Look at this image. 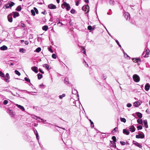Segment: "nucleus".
<instances>
[{"label": "nucleus", "instance_id": "1", "mask_svg": "<svg viewBox=\"0 0 150 150\" xmlns=\"http://www.w3.org/2000/svg\"><path fill=\"white\" fill-rule=\"evenodd\" d=\"M15 4L13 2L8 1V3L4 5L3 8L6 9L11 7L15 5Z\"/></svg>", "mask_w": 150, "mask_h": 150}, {"label": "nucleus", "instance_id": "2", "mask_svg": "<svg viewBox=\"0 0 150 150\" xmlns=\"http://www.w3.org/2000/svg\"><path fill=\"white\" fill-rule=\"evenodd\" d=\"M133 79L134 81L136 82H138L139 81L140 78L139 77L137 74H135L133 75Z\"/></svg>", "mask_w": 150, "mask_h": 150}, {"label": "nucleus", "instance_id": "3", "mask_svg": "<svg viewBox=\"0 0 150 150\" xmlns=\"http://www.w3.org/2000/svg\"><path fill=\"white\" fill-rule=\"evenodd\" d=\"M7 112L11 117H13L15 115V112L9 109H8L7 110Z\"/></svg>", "mask_w": 150, "mask_h": 150}, {"label": "nucleus", "instance_id": "4", "mask_svg": "<svg viewBox=\"0 0 150 150\" xmlns=\"http://www.w3.org/2000/svg\"><path fill=\"white\" fill-rule=\"evenodd\" d=\"M136 137L137 139H143L144 137V135L143 133H140L136 135Z\"/></svg>", "mask_w": 150, "mask_h": 150}, {"label": "nucleus", "instance_id": "5", "mask_svg": "<svg viewBox=\"0 0 150 150\" xmlns=\"http://www.w3.org/2000/svg\"><path fill=\"white\" fill-rule=\"evenodd\" d=\"M142 102L140 100L136 101L134 103V105L135 107H139L142 103Z\"/></svg>", "mask_w": 150, "mask_h": 150}, {"label": "nucleus", "instance_id": "6", "mask_svg": "<svg viewBox=\"0 0 150 150\" xmlns=\"http://www.w3.org/2000/svg\"><path fill=\"white\" fill-rule=\"evenodd\" d=\"M63 5L66 8L67 10L68 11L70 9L71 7L69 4H67L66 2H64L63 4Z\"/></svg>", "mask_w": 150, "mask_h": 150}, {"label": "nucleus", "instance_id": "7", "mask_svg": "<svg viewBox=\"0 0 150 150\" xmlns=\"http://www.w3.org/2000/svg\"><path fill=\"white\" fill-rule=\"evenodd\" d=\"M124 15L125 17L127 20H129L130 18V15L128 12H125L124 14Z\"/></svg>", "mask_w": 150, "mask_h": 150}, {"label": "nucleus", "instance_id": "8", "mask_svg": "<svg viewBox=\"0 0 150 150\" xmlns=\"http://www.w3.org/2000/svg\"><path fill=\"white\" fill-rule=\"evenodd\" d=\"M8 21L10 22H12L13 21L12 14L11 13L9 14L7 17Z\"/></svg>", "mask_w": 150, "mask_h": 150}, {"label": "nucleus", "instance_id": "9", "mask_svg": "<svg viewBox=\"0 0 150 150\" xmlns=\"http://www.w3.org/2000/svg\"><path fill=\"white\" fill-rule=\"evenodd\" d=\"M82 9L88 12L89 11V6L88 5H87L85 7L83 6L82 8Z\"/></svg>", "mask_w": 150, "mask_h": 150}, {"label": "nucleus", "instance_id": "10", "mask_svg": "<svg viewBox=\"0 0 150 150\" xmlns=\"http://www.w3.org/2000/svg\"><path fill=\"white\" fill-rule=\"evenodd\" d=\"M145 52L146 53V54L143 56L144 57H148L150 52L149 50L148 49H147Z\"/></svg>", "mask_w": 150, "mask_h": 150}, {"label": "nucleus", "instance_id": "11", "mask_svg": "<svg viewBox=\"0 0 150 150\" xmlns=\"http://www.w3.org/2000/svg\"><path fill=\"white\" fill-rule=\"evenodd\" d=\"M48 8L51 9H54L56 8V6L53 4H50L48 5Z\"/></svg>", "mask_w": 150, "mask_h": 150}, {"label": "nucleus", "instance_id": "12", "mask_svg": "<svg viewBox=\"0 0 150 150\" xmlns=\"http://www.w3.org/2000/svg\"><path fill=\"white\" fill-rule=\"evenodd\" d=\"M129 129L131 132H133L135 131L136 129L134 126L132 125L130 127Z\"/></svg>", "mask_w": 150, "mask_h": 150}, {"label": "nucleus", "instance_id": "13", "mask_svg": "<svg viewBox=\"0 0 150 150\" xmlns=\"http://www.w3.org/2000/svg\"><path fill=\"white\" fill-rule=\"evenodd\" d=\"M112 139L113 140V141H110L111 143H112V142H113V143H114V144L115 147H116V143L115 142L116 141V138L115 137V136H112Z\"/></svg>", "mask_w": 150, "mask_h": 150}, {"label": "nucleus", "instance_id": "14", "mask_svg": "<svg viewBox=\"0 0 150 150\" xmlns=\"http://www.w3.org/2000/svg\"><path fill=\"white\" fill-rule=\"evenodd\" d=\"M123 134L127 135H128L129 134V132L128 129H123Z\"/></svg>", "mask_w": 150, "mask_h": 150}, {"label": "nucleus", "instance_id": "15", "mask_svg": "<svg viewBox=\"0 0 150 150\" xmlns=\"http://www.w3.org/2000/svg\"><path fill=\"white\" fill-rule=\"evenodd\" d=\"M37 69L38 67H33L31 68V69L32 71L36 73H37L38 72Z\"/></svg>", "mask_w": 150, "mask_h": 150}, {"label": "nucleus", "instance_id": "16", "mask_svg": "<svg viewBox=\"0 0 150 150\" xmlns=\"http://www.w3.org/2000/svg\"><path fill=\"white\" fill-rule=\"evenodd\" d=\"M150 85L148 83H147L145 86V89L146 91H148L150 88Z\"/></svg>", "mask_w": 150, "mask_h": 150}, {"label": "nucleus", "instance_id": "17", "mask_svg": "<svg viewBox=\"0 0 150 150\" xmlns=\"http://www.w3.org/2000/svg\"><path fill=\"white\" fill-rule=\"evenodd\" d=\"M133 144H135L136 146H137L139 148H141L142 147V146L139 144V143H138L137 142L133 141Z\"/></svg>", "mask_w": 150, "mask_h": 150}, {"label": "nucleus", "instance_id": "18", "mask_svg": "<svg viewBox=\"0 0 150 150\" xmlns=\"http://www.w3.org/2000/svg\"><path fill=\"white\" fill-rule=\"evenodd\" d=\"M12 13L13 14V17L14 18H16V17L19 16V13L17 12H13Z\"/></svg>", "mask_w": 150, "mask_h": 150}, {"label": "nucleus", "instance_id": "19", "mask_svg": "<svg viewBox=\"0 0 150 150\" xmlns=\"http://www.w3.org/2000/svg\"><path fill=\"white\" fill-rule=\"evenodd\" d=\"M16 105L18 108L21 109L22 111H24L25 110L23 106L17 104H16Z\"/></svg>", "mask_w": 150, "mask_h": 150}, {"label": "nucleus", "instance_id": "20", "mask_svg": "<svg viewBox=\"0 0 150 150\" xmlns=\"http://www.w3.org/2000/svg\"><path fill=\"white\" fill-rule=\"evenodd\" d=\"M0 49L2 50H5L7 49V47L5 45H3L0 47Z\"/></svg>", "mask_w": 150, "mask_h": 150}, {"label": "nucleus", "instance_id": "21", "mask_svg": "<svg viewBox=\"0 0 150 150\" xmlns=\"http://www.w3.org/2000/svg\"><path fill=\"white\" fill-rule=\"evenodd\" d=\"M48 29V26L47 25H45L42 27V29L44 30H45V31H47Z\"/></svg>", "mask_w": 150, "mask_h": 150}, {"label": "nucleus", "instance_id": "22", "mask_svg": "<svg viewBox=\"0 0 150 150\" xmlns=\"http://www.w3.org/2000/svg\"><path fill=\"white\" fill-rule=\"evenodd\" d=\"M43 67H45V68L48 70H49L50 69L49 65L47 64H45L43 65Z\"/></svg>", "mask_w": 150, "mask_h": 150}, {"label": "nucleus", "instance_id": "23", "mask_svg": "<svg viewBox=\"0 0 150 150\" xmlns=\"http://www.w3.org/2000/svg\"><path fill=\"white\" fill-rule=\"evenodd\" d=\"M137 115L139 118H141L142 117V114L140 112H137Z\"/></svg>", "mask_w": 150, "mask_h": 150}, {"label": "nucleus", "instance_id": "24", "mask_svg": "<svg viewBox=\"0 0 150 150\" xmlns=\"http://www.w3.org/2000/svg\"><path fill=\"white\" fill-rule=\"evenodd\" d=\"M124 57L126 58L127 59H130V57L126 53L124 52Z\"/></svg>", "mask_w": 150, "mask_h": 150}, {"label": "nucleus", "instance_id": "25", "mask_svg": "<svg viewBox=\"0 0 150 150\" xmlns=\"http://www.w3.org/2000/svg\"><path fill=\"white\" fill-rule=\"evenodd\" d=\"M21 6H18L16 9V10L18 11H20L21 9Z\"/></svg>", "mask_w": 150, "mask_h": 150}, {"label": "nucleus", "instance_id": "26", "mask_svg": "<svg viewBox=\"0 0 150 150\" xmlns=\"http://www.w3.org/2000/svg\"><path fill=\"white\" fill-rule=\"evenodd\" d=\"M144 127L146 128H147L148 127V125L147 124V121L146 120H144Z\"/></svg>", "mask_w": 150, "mask_h": 150}, {"label": "nucleus", "instance_id": "27", "mask_svg": "<svg viewBox=\"0 0 150 150\" xmlns=\"http://www.w3.org/2000/svg\"><path fill=\"white\" fill-rule=\"evenodd\" d=\"M41 48L40 47H38L36 49L35 51L36 52H37L38 53L41 51Z\"/></svg>", "mask_w": 150, "mask_h": 150}, {"label": "nucleus", "instance_id": "28", "mask_svg": "<svg viewBox=\"0 0 150 150\" xmlns=\"http://www.w3.org/2000/svg\"><path fill=\"white\" fill-rule=\"evenodd\" d=\"M42 77V75L40 74H38V77L39 79H41Z\"/></svg>", "mask_w": 150, "mask_h": 150}, {"label": "nucleus", "instance_id": "29", "mask_svg": "<svg viewBox=\"0 0 150 150\" xmlns=\"http://www.w3.org/2000/svg\"><path fill=\"white\" fill-rule=\"evenodd\" d=\"M137 122L139 124H141L143 122L142 120V119H138Z\"/></svg>", "mask_w": 150, "mask_h": 150}, {"label": "nucleus", "instance_id": "30", "mask_svg": "<svg viewBox=\"0 0 150 150\" xmlns=\"http://www.w3.org/2000/svg\"><path fill=\"white\" fill-rule=\"evenodd\" d=\"M88 29L90 31V32H91V31H93L92 27L91 25H89L88 26Z\"/></svg>", "mask_w": 150, "mask_h": 150}, {"label": "nucleus", "instance_id": "31", "mask_svg": "<svg viewBox=\"0 0 150 150\" xmlns=\"http://www.w3.org/2000/svg\"><path fill=\"white\" fill-rule=\"evenodd\" d=\"M77 93V91L76 90L74 89L72 90V93L73 94H76Z\"/></svg>", "mask_w": 150, "mask_h": 150}, {"label": "nucleus", "instance_id": "32", "mask_svg": "<svg viewBox=\"0 0 150 150\" xmlns=\"http://www.w3.org/2000/svg\"><path fill=\"white\" fill-rule=\"evenodd\" d=\"M64 83L66 84H68L69 83V79L67 78H65L64 80Z\"/></svg>", "mask_w": 150, "mask_h": 150}, {"label": "nucleus", "instance_id": "33", "mask_svg": "<svg viewBox=\"0 0 150 150\" xmlns=\"http://www.w3.org/2000/svg\"><path fill=\"white\" fill-rule=\"evenodd\" d=\"M15 72L16 74L18 75L19 76L21 75L20 73L18 70H15Z\"/></svg>", "mask_w": 150, "mask_h": 150}, {"label": "nucleus", "instance_id": "34", "mask_svg": "<svg viewBox=\"0 0 150 150\" xmlns=\"http://www.w3.org/2000/svg\"><path fill=\"white\" fill-rule=\"evenodd\" d=\"M109 3L111 5H113L114 3V1L112 0H110L109 1Z\"/></svg>", "mask_w": 150, "mask_h": 150}, {"label": "nucleus", "instance_id": "35", "mask_svg": "<svg viewBox=\"0 0 150 150\" xmlns=\"http://www.w3.org/2000/svg\"><path fill=\"white\" fill-rule=\"evenodd\" d=\"M120 120L124 123H125L126 122V120L125 118H123L121 117L120 118Z\"/></svg>", "mask_w": 150, "mask_h": 150}, {"label": "nucleus", "instance_id": "36", "mask_svg": "<svg viewBox=\"0 0 150 150\" xmlns=\"http://www.w3.org/2000/svg\"><path fill=\"white\" fill-rule=\"evenodd\" d=\"M65 95V94H63L62 95L59 96V98L62 99L63 97H64Z\"/></svg>", "mask_w": 150, "mask_h": 150}, {"label": "nucleus", "instance_id": "37", "mask_svg": "<svg viewBox=\"0 0 150 150\" xmlns=\"http://www.w3.org/2000/svg\"><path fill=\"white\" fill-rule=\"evenodd\" d=\"M36 134H35V135L36 136V139L38 140V141H39V135L38 134V132L36 130Z\"/></svg>", "mask_w": 150, "mask_h": 150}, {"label": "nucleus", "instance_id": "38", "mask_svg": "<svg viewBox=\"0 0 150 150\" xmlns=\"http://www.w3.org/2000/svg\"><path fill=\"white\" fill-rule=\"evenodd\" d=\"M31 12L32 14V15L33 16H35V11L34 10H31Z\"/></svg>", "mask_w": 150, "mask_h": 150}, {"label": "nucleus", "instance_id": "39", "mask_svg": "<svg viewBox=\"0 0 150 150\" xmlns=\"http://www.w3.org/2000/svg\"><path fill=\"white\" fill-rule=\"evenodd\" d=\"M0 76L2 77H4V73L1 71H0Z\"/></svg>", "mask_w": 150, "mask_h": 150}, {"label": "nucleus", "instance_id": "40", "mask_svg": "<svg viewBox=\"0 0 150 150\" xmlns=\"http://www.w3.org/2000/svg\"><path fill=\"white\" fill-rule=\"evenodd\" d=\"M137 128L138 130H141L142 129V127L141 125H139L137 127Z\"/></svg>", "mask_w": 150, "mask_h": 150}, {"label": "nucleus", "instance_id": "41", "mask_svg": "<svg viewBox=\"0 0 150 150\" xmlns=\"http://www.w3.org/2000/svg\"><path fill=\"white\" fill-rule=\"evenodd\" d=\"M89 121L91 122V127H94V124H93V122L91 120H90Z\"/></svg>", "mask_w": 150, "mask_h": 150}, {"label": "nucleus", "instance_id": "42", "mask_svg": "<svg viewBox=\"0 0 150 150\" xmlns=\"http://www.w3.org/2000/svg\"><path fill=\"white\" fill-rule=\"evenodd\" d=\"M52 57L54 59H55L57 58V56L55 54H53L52 55Z\"/></svg>", "mask_w": 150, "mask_h": 150}, {"label": "nucleus", "instance_id": "43", "mask_svg": "<svg viewBox=\"0 0 150 150\" xmlns=\"http://www.w3.org/2000/svg\"><path fill=\"white\" fill-rule=\"evenodd\" d=\"M34 10L35 11V12L36 13L38 14V9L36 8L35 7H34Z\"/></svg>", "mask_w": 150, "mask_h": 150}, {"label": "nucleus", "instance_id": "44", "mask_svg": "<svg viewBox=\"0 0 150 150\" xmlns=\"http://www.w3.org/2000/svg\"><path fill=\"white\" fill-rule=\"evenodd\" d=\"M24 79L25 80V81H27L28 82H30V79H29L27 77H25L24 78Z\"/></svg>", "mask_w": 150, "mask_h": 150}, {"label": "nucleus", "instance_id": "45", "mask_svg": "<svg viewBox=\"0 0 150 150\" xmlns=\"http://www.w3.org/2000/svg\"><path fill=\"white\" fill-rule=\"evenodd\" d=\"M75 12V10L73 9H72L71 10L70 12L72 14H74Z\"/></svg>", "mask_w": 150, "mask_h": 150}, {"label": "nucleus", "instance_id": "46", "mask_svg": "<svg viewBox=\"0 0 150 150\" xmlns=\"http://www.w3.org/2000/svg\"><path fill=\"white\" fill-rule=\"evenodd\" d=\"M132 106V105L130 103H128L127 104V107L128 108L131 107Z\"/></svg>", "mask_w": 150, "mask_h": 150}, {"label": "nucleus", "instance_id": "47", "mask_svg": "<svg viewBox=\"0 0 150 150\" xmlns=\"http://www.w3.org/2000/svg\"><path fill=\"white\" fill-rule=\"evenodd\" d=\"M114 40H115V41L116 42V43H117V44L118 45V46H119L120 47H121V45L119 44V42L117 40H115V39H114Z\"/></svg>", "mask_w": 150, "mask_h": 150}, {"label": "nucleus", "instance_id": "48", "mask_svg": "<svg viewBox=\"0 0 150 150\" xmlns=\"http://www.w3.org/2000/svg\"><path fill=\"white\" fill-rule=\"evenodd\" d=\"M8 100H5L4 101V102H3V103L4 104V105H6L8 103Z\"/></svg>", "mask_w": 150, "mask_h": 150}, {"label": "nucleus", "instance_id": "49", "mask_svg": "<svg viewBox=\"0 0 150 150\" xmlns=\"http://www.w3.org/2000/svg\"><path fill=\"white\" fill-rule=\"evenodd\" d=\"M33 118H35V119H37V118H38L39 119H41L42 120H43L42 119L40 118L39 117H37V116H34V117H33Z\"/></svg>", "mask_w": 150, "mask_h": 150}, {"label": "nucleus", "instance_id": "50", "mask_svg": "<svg viewBox=\"0 0 150 150\" xmlns=\"http://www.w3.org/2000/svg\"><path fill=\"white\" fill-rule=\"evenodd\" d=\"M48 50L50 51L51 53H53V51L52 50L50 47H49L48 48Z\"/></svg>", "mask_w": 150, "mask_h": 150}, {"label": "nucleus", "instance_id": "51", "mask_svg": "<svg viewBox=\"0 0 150 150\" xmlns=\"http://www.w3.org/2000/svg\"><path fill=\"white\" fill-rule=\"evenodd\" d=\"M19 51L20 52L24 53V50L23 48H21L20 49Z\"/></svg>", "mask_w": 150, "mask_h": 150}, {"label": "nucleus", "instance_id": "52", "mask_svg": "<svg viewBox=\"0 0 150 150\" xmlns=\"http://www.w3.org/2000/svg\"><path fill=\"white\" fill-rule=\"evenodd\" d=\"M120 143L122 145H125V142H124L120 141Z\"/></svg>", "mask_w": 150, "mask_h": 150}, {"label": "nucleus", "instance_id": "53", "mask_svg": "<svg viewBox=\"0 0 150 150\" xmlns=\"http://www.w3.org/2000/svg\"><path fill=\"white\" fill-rule=\"evenodd\" d=\"M132 60H133V61L134 62H137V59L133 58Z\"/></svg>", "mask_w": 150, "mask_h": 150}, {"label": "nucleus", "instance_id": "54", "mask_svg": "<svg viewBox=\"0 0 150 150\" xmlns=\"http://www.w3.org/2000/svg\"><path fill=\"white\" fill-rule=\"evenodd\" d=\"M6 76L8 79H9L10 78L9 74L8 73L6 74Z\"/></svg>", "mask_w": 150, "mask_h": 150}, {"label": "nucleus", "instance_id": "55", "mask_svg": "<svg viewBox=\"0 0 150 150\" xmlns=\"http://www.w3.org/2000/svg\"><path fill=\"white\" fill-rule=\"evenodd\" d=\"M117 130V127H115L114 129L112 131V132H114V131H115V132H116Z\"/></svg>", "mask_w": 150, "mask_h": 150}, {"label": "nucleus", "instance_id": "56", "mask_svg": "<svg viewBox=\"0 0 150 150\" xmlns=\"http://www.w3.org/2000/svg\"><path fill=\"white\" fill-rule=\"evenodd\" d=\"M39 71L40 72H41V73H42V74H44V71H42L41 69H39Z\"/></svg>", "mask_w": 150, "mask_h": 150}, {"label": "nucleus", "instance_id": "57", "mask_svg": "<svg viewBox=\"0 0 150 150\" xmlns=\"http://www.w3.org/2000/svg\"><path fill=\"white\" fill-rule=\"evenodd\" d=\"M8 79H7L5 78L4 79V80L6 82H9V81L8 80Z\"/></svg>", "mask_w": 150, "mask_h": 150}, {"label": "nucleus", "instance_id": "58", "mask_svg": "<svg viewBox=\"0 0 150 150\" xmlns=\"http://www.w3.org/2000/svg\"><path fill=\"white\" fill-rule=\"evenodd\" d=\"M25 44L26 45H28L29 42H28L27 41H25Z\"/></svg>", "mask_w": 150, "mask_h": 150}, {"label": "nucleus", "instance_id": "59", "mask_svg": "<svg viewBox=\"0 0 150 150\" xmlns=\"http://www.w3.org/2000/svg\"><path fill=\"white\" fill-rule=\"evenodd\" d=\"M79 1H77L76 2V6H78L79 5Z\"/></svg>", "mask_w": 150, "mask_h": 150}, {"label": "nucleus", "instance_id": "60", "mask_svg": "<svg viewBox=\"0 0 150 150\" xmlns=\"http://www.w3.org/2000/svg\"><path fill=\"white\" fill-rule=\"evenodd\" d=\"M21 26L22 27H24L25 26V25L23 23H22L21 24Z\"/></svg>", "mask_w": 150, "mask_h": 150}, {"label": "nucleus", "instance_id": "61", "mask_svg": "<svg viewBox=\"0 0 150 150\" xmlns=\"http://www.w3.org/2000/svg\"><path fill=\"white\" fill-rule=\"evenodd\" d=\"M96 28V26L95 25H94L93 27H92V30H94Z\"/></svg>", "mask_w": 150, "mask_h": 150}, {"label": "nucleus", "instance_id": "62", "mask_svg": "<svg viewBox=\"0 0 150 150\" xmlns=\"http://www.w3.org/2000/svg\"><path fill=\"white\" fill-rule=\"evenodd\" d=\"M112 142V143H111V144H112V146H113V147L115 148H116V147H115V145L114 144V143H113V142Z\"/></svg>", "mask_w": 150, "mask_h": 150}, {"label": "nucleus", "instance_id": "63", "mask_svg": "<svg viewBox=\"0 0 150 150\" xmlns=\"http://www.w3.org/2000/svg\"><path fill=\"white\" fill-rule=\"evenodd\" d=\"M107 32L109 34V35L112 38V36L111 35L110 33H109V32L108 31H107Z\"/></svg>", "mask_w": 150, "mask_h": 150}, {"label": "nucleus", "instance_id": "64", "mask_svg": "<svg viewBox=\"0 0 150 150\" xmlns=\"http://www.w3.org/2000/svg\"><path fill=\"white\" fill-rule=\"evenodd\" d=\"M85 2L88 3L89 2L88 0H84Z\"/></svg>", "mask_w": 150, "mask_h": 150}]
</instances>
